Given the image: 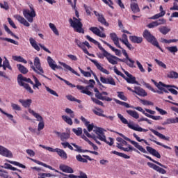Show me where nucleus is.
Masks as SVG:
<instances>
[{
	"label": "nucleus",
	"instance_id": "1",
	"mask_svg": "<svg viewBox=\"0 0 178 178\" xmlns=\"http://www.w3.org/2000/svg\"><path fill=\"white\" fill-rule=\"evenodd\" d=\"M23 15L24 17L19 15H14V17L21 24H23L26 27H30V23H33V22H34V17L37 16L35 10L33 7H30V10H23Z\"/></svg>",
	"mask_w": 178,
	"mask_h": 178
},
{
	"label": "nucleus",
	"instance_id": "2",
	"mask_svg": "<svg viewBox=\"0 0 178 178\" xmlns=\"http://www.w3.org/2000/svg\"><path fill=\"white\" fill-rule=\"evenodd\" d=\"M118 118L120 119L122 123H123L124 124H127L129 129H131L135 131H139V132H143V133H147V131H148V129L141 128V127H139L138 124H134L129 123V121H127V120L124 118V117L120 113H118Z\"/></svg>",
	"mask_w": 178,
	"mask_h": 178
},
{
	"label": "nucleus",
	"instance_id": "3",
	"mask_svg": "<svg viewBox=\"0 0 178 178\" xmlns=\"http://www.w3.org/2000/svg\"><path fill=\"white\" fill-rule=\"evenodd\" d=\"M34 65L31 66V69L36 73L37 74H40V76H42L44 79H47V80H51L49 77L44 75V69L41 67V62L40 61V58L35 57L34 59Z\"/></svg>",
	"mask_w": 178,
	"mask_h": 178
},
{
	"label": "nucleus",
	"instance_id": "4",
	"mask_svg": "<svg viewBox=\"0 0 178 178\" xmlns=\"http://www.w3.org/2000/svg\"><path fill=\"white\" fill-rule=\"evenodd\" d=\"M69 22L70 24L71 27L74 28V31L76 33H81L84 34V29H83V24L81 22L80 19H77L76 17H73V19L70 18L69 19Z\"/></svg>",
	"mask_w": 178,
	"mask_h": 178
},
{
	"label": "nucleus",
	"instance_id": "5",
	"mask_svg": "<svg viewBox=\"0 0 178 178\" xmlns=\"http://www.w3.org/2000/svg\"><path fill=\"white\" fill-rule=\"evenodd\" d=\"M143 37L147 40L148 42H150L152 45L154 47H156V48H159L161 51H163L162 48L159 46V43L158 42V40H156V38H154V36L151 34V33L147 30H145L143 32Z\"/></svg>",
	"mask_w": 178,
	"mask_h": 178
},
{
	"label": "nucleus",
	"instance_id": "6",
	"mask_svg": "<svg viewBox=\"0 0 178 178\" xmlns=\"http://www.w3.org/2000/svg\"><path fill=\"white\" fill-rule=\"evenodd\" d=\"M100 48H101V51L104 52V56H105V58L107 59L109 63H111V65H118V61L119 60V58L115 56H113L112 54L106 51V50H105L104 47H100Z\"/></svg>",
	"mask_w": 178,
	"mask_h": 178
},
{
	"label": "nucleus",
	"instance_id": "7",
	"mask_svg": "<svg viewBox=\"0 0 178 178\" xmlns=\"http://www.w3.org/2000/svg\"><path fill=\"white\" fill-rule=\"evenodd\" d=\"M27 79L26 77H24L23 75H22L21 74H19L17 76V81L18 83L22 86L24 87V88H26L29 92H30L31 94H33V92H34V90H33V89H31V88L30 87V86H29V84L24 83V81L27 82Z\"/></svg>",
	"mask_w": 178,
	"mask_h": 178
},
{
	"label": "nucleus",
	"instance_id": "8",
	"mask_svg": "<svg viewBox=\"0 0 178 178\" xmlns=\"http://www.w3.org/2000/svg\"><path fill=\"white\" fill-rule=\"evenodd\" d=\"M29 42L30 44L31 45V47H33V48H34V49H35V51H40V47L42 49L44 50L45 52H48V54H51V51H49V49H48L47 47H45V46L41 44H37V41H35V40H34V38H29Z\"/></svg>",
	"mask_w": 178,
	"mask_h": 178
},
{
	"label": "nucleus",
	"instance_id": "9",
	"mask_svg": "<svg viewBox=\"0 0 178 178\" xmlns=\"http://www.w3.org/2000/svg\"><path fill=\"white\" fill-rule=\"evenodd\" d=\"M119 136H120V137H123L124 139L126 140L127 141H129V143H131V144H132V145L136 147L137 148V149L140 151V152H143V154H147V150H145V149L144 147H143V146L140 145V144H138V143H137L134 140H131L130 138L126 137L122 134H119Z\"/></svg>",
	"mask_w": 178,
	"mask_h": 178
},
{
	"label": "nucleus",
	"instance_id": "10",
	"mask_svg": "<svg viewBox=\"0 0 178 178\" xmlns=\"http://www.w3.org/2000/svg\"><path fill=\"white\" fill-rule=\"evenodd\" d=\"M93 131L97 134V138L100 140V141H106V136H105V131H106V130L101 127H96Z\"/></svg>",
	"mask_w": 178,
	"mask_h": 178
},
{
	"label": "nucleus",
	"instance_id": "11",
	"mask_svg": "<svg viewBox=\"0 0 178 178\" xmlns=\"http://www.w3.org/2000/svg\"><path fill=\"white\" fill-rule=\"evenodd\" d=\"M0 155L6 158H13V154L8 148L0 145Z\"/></svg>",
	"mask_w": 178,
	"mask_h": 178
},
{
	"label": "nucleus",
	"instance_id": "12",
	"mask_svg": "<svg viewBox=\"0 0 178 178\" xmlns=\"http://www.w3.org/2000/svg\"><path fill=\"white\" fill-rule=\"evenodd\" d=\"M152 81L154 82L155 86L157 87V88H159V90H160L161 91H163V92H169L166 89H165V87L166 88H169L170 87H174L175 88H177V90H178L177 87H176L175 86H171V85H165L162 82H159V83L155 82V81L152 80Z\"/></svg>",
	"mask_w": 178,
	"mask_h": 178
},
{
	"label": "nucleus",
	"instance_id": "13",
	"mask_svg": "<svg viewBox=\"0 0 178 178\" xmlns=\"http://www.w3.org/2000/svg\"><path fill=\"white\" fill-rule=\"evenodd\" d=\"M94 91L96 92L95 95L97 99H101V101H107L108 102H111V101H112V98L106 96H102L101 92H99V90H98V88H95Z\"/></svg>",
	"mask_w": 178,
	"mask_h": 178
},
{
	"label": "nucleus",
	"instance_id": "14",
	"mask_svg": "<svg viewBox=\"0 0 178 178\" xmlns=\"http://www.w3.org/2000/svg\"><path fill=\"white\" fill-rule=\"evenodd\" d=\"M90 60L92 62V63H94L95 66H96V67H97V69H98V70H100V72H102V73H104V74H110L109 71H108L106 69L102 67V65H101L99 64V63H98V61H97V60L90 59Z\"/></svg>",
	"mask_w": 178,
	"mask_h": 178
},
{
	"label": "nucleus",
	"instance_id": "15",
	"mask_svg": "<svg viewBox=\"0 0 178 178\" xmlns=\"http://www.w3.org/2000/svg\"><path fill=\"white\" fill-rule=\"evenodd\" d=\"M100 81H102L103 84H110L111 86H116V82H115V79H113V78H112L111 76L108 78L101 76Z\"/></svg>",
	"mask_w": 178,
	"mask_h": 178
},
{
	"label": "nucleus",
	"instance_id": "16",
	"mask_svg": "<svg viewBox=\"0 0 178 178\" xmlns=\"http://www.w3.org/2000/svg\"><path fill=\"white\" fill-rule=\"evenodd\" d=\"M89 30L98 37H101L102 38H105L106 37V35L104 33H101V30H99V29L97 27H90Z\"/></svg>",
	"mask_w": 178,
	"mask_h": 178
},
{
	"label": "nucleus",
	"instance_id": "17",
	"mask_svg": "<svg viewBox=\"0 0 178 178\" xmlns=\"http://www.w3.org/2000/svg\"><path fill=\"white\" fill-rule=\"evenodd\" d=\"M110 38L113 42L114 44L118 47V48L122 49V47L120 46V43H119V38L118 37V35L115 33H110Z\"/></svg>",
	"mask_w": 178,
	"mask_h": 178
},
{
	"label": "nucleus",
	"instance_id": "18",
	"mask_svg": "<svg viewBox=\"0 0 178 178\" xmlns=\"http://www.w3.org/2000/svg\"><path fill=\"white\" fill-rule=\"evenodd\" d=\"M147 152L153 155V156H156V158H159V159H161V154L156 151V149L147 146L146 147Z\"/></svg>",
	"mask_w": 178,
	"mask_h": 178
},
{
	"label": "nucleus",
	"instance_id": "19",
	"mask_svg": "<svg viewBox=\"0 0 178 178\" xmlns=\"http://www.w3.org/2000/svg\"><path fill=\"white\" fill-rule=\"evenodd\" d=\"M28 111L29 113H31V115H32V116H34V118H35L37 122H40L44 121V118H42V116H41V115L34 111V110L29 108Z\"/></svg>",
	"mask_w": 178,
	"mask_h": 178
},
{
	"label": "nucleus",
	"instance_id": "20",
	"mask_svg": "<svg viewBox=\"0 0 178 178\" xmlns=\"http://www.w3.org/2000/svg\"><path fill=\"white\" fill-rule=\"evenodd\" d=\"M59 168H60V170H62V172H64V173H74V172L73 170V168L65 164L60 165Z\"/></svg>",
	"mask_w": 178,
	"mask_h": 178
},
{
	"label": "nucleus",
	"instance_id": "21",
	"mask_svg": "<svg viewBox=\"0 0 178 178\" xmlns=\"http://www.w3.org/2000/svg\"><path fill=\"white\" fill-rule=\"evenodd\" d=\"M18 102H19V104H21V105H22L24 108H30V106H31V102H33V101L31 99H28L26 100L23 99H19L18 100Z\"/></svg>",
	"mask_w": 178,
	"mask_h": 178
},
{
	"label": "nucleus",
	"instance_id": "22",
	"mask_svg": "<svg viewBox=\"0 0 178 178\" xmlns=\"http://www.w3.org/2000/svg\"><path fill=\"white\" fill-rule=\"evenodd\" d=\"M76 159L79 161V162H82L83 163H87L88 161H92V159H91L90 156H87V155H83L82 156L81 155L79 154L76 156Z\"/></svg>",
	"mask_w": 178,
	"mask_h": 178
},
{
	"label": "nucleus",
	"instance_id": "23",
	"mask_svg": "<svg viewBox=\"0 0 178 178\" xmlns=\"http://www.w3.org/2000/svg\"><path fill=\"white\" fill-rule=\"evenodd\" d=\"M56 152L57 153L58 156H60L62 159H64L65 161L67 159V153H66L65 150L60 148H56Z\"/></svg>",
	"mask_w": 178,
	"mask_h": 178
},
{
	"label": "nucleus",
	"instance_id": "24",
	"mask_svg": "<svg viewBox=\"0 0 178 178\" xmlns=\"http://www.w3.org/2000/svg\"><path fill=\"white\" fill-rule=\"evenodd\" d=\"M135 90L134 92L137 95H140V97H147V93L145 92V90H144L143 88L138 86H136Z\"/></svg>",
	"mask_w": 178,
	"mask_h": 178
},
{
	"label": "nucleus",
	"instance_id": "25",
	"mask_svg": "<svg viewBox=\"0 0 178 178\" xmlns=\"http://www.w3.org/2000/svg\"><path fill=\"white\" fill-rule=\"evenodd\" d=\"M83 133L84 134H86V136L88 137V138H92V140H94L97 144H98L99 145H101V142H99L98 139H97L98 138L95 136V134H90V133H88V131L86 129H83Z\"/></svg>",
	"mask_w": 178,
	"mask_h": 178
},
{
	"label": "nucleus",
	"instance_id": "26",
	"mask_svg": "<svg viewBox=\"0 0 178 178\" xmlns=\"http://www.w3.org/2000/svg\"><path fill=\"white\" fill-rule=\"evenodd\" d=\"M101 41H102L104 44H105L106 45H107V47L112 49L113 52H115V55H117V56H120V55H122V51H120V50L115 49V47L111 45V44L106 42L105 40H102Z\"/></svg>",
	"mask_w": 178,
	"mask_h": 178
},
{
	"label": "nucleus",
	"instance_id": "27",
	"mask_svg": "<svg viewBox=\"0 0 178 178\" xmlns=\"http://www.w3.org/2000/svg\"><path fill=\"white\" fill-rule=\"evenodd\" d=\"M47 63L52 70H56V63L51 56L47 57Z\"/></svg>",
	"mask_w": 178,
	"mask_h": 178
},
{
	"label": "nucleus",
	"instance_id": "28",
	"mask_svg": "<svg viewBox=\"0 0 178 178\" xmlns=\"http://www.w3.org/2000/svg\"><path fill=\"white\" fill-rule=\"evenodd\" d=\"M129 40L134 44H141L143 42V38L136 35L129 36Z\"/></svg>",
	"mask_w": 178,
	"mask_h": 178
},
{
	"label": "nucleus",
	"instance_id": "29",
	"mask_svg": "<svg viewBox=\"0 0 178 178\" xmlns=\"http://www.w3.org/2000/svg\"><path fill=\"white\" fill-rule=\"evenodd\" d=\"M150 131L152 133H154L155 136H157V137H159V138H161L162 140H166L167 141H169V138H166L163 134L159 133L158 131H155V129H152L151 128H149Z\"/></svg>",
	"mask_w": 178,
	"mask_h": 178
},
{
	"label": "nucleus",
	"instance_id": "30",
	"mask_svg": "<svg viewBox=\"0 0 178 178\" xmlns=\"http://www.w3.org/2000/svg\"><path fill=\"white\" fill-rule=\"evenodd\" d=\"M127 113H128V115H129V116H131V118H134V119H139L140 118V115L136 111L127 110Z\"/></svg>",
	"mask_w": 178,
	"mask_h": 178
},
{
	"label": "nucleus",
	"instance_id": "31",
	"mask_svg": "<svg viewBox=\"0 0 178 178\" xmlns=\"http://www.w3.org/2000/svg\"><path fill=\"white\" fill-rule=\"evenodd\" d=\"M58 63L61 65V66H63V67L66 69V70H69L70 72L74 73V74H76L77 76V72L74 71L73 68H72V67H70V65H67V64L62 62H59Z\"/></svg>",
	"mask_w": 178,
	"mask_h": 178
},
{
	"label": "nucleus",
	"instance_id": "32",
	"mask_svg": "<svg viewBox=\"0 0 178 178\" xmlns=\"http://www.w3.org/2000/svg\"><path fill=\"white\" fill-rule=\"evenodd\" d=\"M131 9L133 13H138V12H140V7H138V4L136 2H132L131 3Z\"/></svg>",
	"mask_w": 178,
	"mask_h": 178
},
{
	"label": "nucleus",
	"instance_id": "33",
	"mask_svg": "<svg viewBox=\"0 0 178 178\" xmlns=\"http://www.w3.org/2000/svg\"><path fill=\"white\" fill-rule=\"evenodd\" d=\"M125 80L127 83L129 84H137L138 86V81H136V77L133 76V75H131V76H129L127 78H125Z\"/></svg>",
	"mask_w": 178,
	"mask_h": 178
},
{
	"label": "nucleus",
	"instance_id": "34",
	"mask_svg": "<svg viewBox=\"0 0 178 178\" xmlns=\"http://www.w3.org/2000/svg\"><path fill=\"white\" fill-rule=\"evenodd\" d=\"M17 67L20 73H22V74H27V73H29V70H27L26 67H24L22 64H17Z\"/></svg>",
	"mask_w": 178,
	"mask_h": 178
},
{
	"label": "nucleus",
	"instance_id": "35",
	"mask_svg": "<svg viewBox=\"0 0 178 178\" xmlns=\"http://www.w3.org/2000/svg\"><path fill=\"white\" fill-rule=\"evenodd\" d=\"M1 67L3 68V70H6V69L12 70V66H10V63H9V60H8V58H6V60H3Z\"/></svg>",
	"mask_w": 178,
	"mask_h": 178
},
{
	"label": "nucleus",
	"instance_id": "36",
	"mask_svg": "<svg viewBox=\"0 0 178 178\" xmlns=\"http://www.w3.org/2000/svg\"><path fill=\"white\" fill-rule=\"evenodd\" d=\"M86 38L90 42H92L93 44H95V45H97L98 48L101 51V48H102V46H101V44L99 42H98V41L92 39V38H91L90 35H86Z\"/></svg>",
	"mask_w": 178,
	"mask_h": 178
},
{
	"label": "nucleus",
	"instance_id": "37",
	"mask_svg": "<svg viewBox=\"0 0 178 178\" xmlns=\"http://www.w3.org/2000/svg\"><path fill=\"white\" fill-rule=\"evenodd\" d=\"M143 156H145V158H147V159H149V161H151L152 162H154V163H156V165H159V166H161V168H164L165 169L168 168L167 166L163 165V164L152 159V158L149 157V156L144 154Z\"/></svg>",
	"mask_w": 178,
	"mask_h": 178
},
{
	"label": "nucleus",
	"instance_id": "38",
	"mask_svg": "<svg viewBox=\"0 0 178 178\" xmlns=\"http://www.w3.org/2000/svg\"><path fill=\"white\" fill-rule=\"evenodd\" d=\"M166 49L170 51L172 55H176V53L178 51L177 46H171L166 47Z\"/></svg>",
	"mask_w": 178,
	"mask_h": 178
},
{
	"label": "nucleus",
	"instance_id": "39",
	"mask_svg": "<svg viewBox=\"0 0 178 178\" xmlns=\"http://www.w3.org/2000/svg\"><path fill=\"white\" fill-rule=\"evenodd\" d=\"M92 112L97 116H102L103 118L106 117V115L103 114L104 111H102L101 108H96L95 109H92Z\"/></svg>",
	"mask_w": 178,
	"mask_h": 178
},
{
	"label": "nucleus",
	"instance_id": "40",
	"mask_svg": "<svg viewBox=\"0 0 178 178\" xmlns=\"http://www.w3.org/2000/svg\"><path fill=\"white\" fill-rule=\"evenodd\" d=\"M122 151H125V152H130V151H134L135 152H137V154H140V152L138 150L131 147V145H128V147H122Z\"/></svg>",
	"mask_w": 178,
	"mask_h": 178
},
{
	"label": "nucleus",
	"instance_id": "41",
	"mask_svg": "<svg viewBox=\"0 0 178 178\" xmlns=\"http://www.w3.org/2000/svg\"><path fill=\"white\" fill-rule=\"evenodd\" d=\"M98 22L102 23V24L106 26V27H108L109 26V23L106 22V19H105V17H104V15H99Z\"/></svg>",
	"mask_w": 178,
	"mask_h": 178
},
{
	"label": "nucleus",
	"instance_id": "42",
	"mask_svg": "<svg viewBox=\"0 0 178 178\" xmlns=\"http://www.w3.org/2000/svg\"><path fill=\"white\" fill-rule=\"evenodd\" d=\"M159 30L161 34H163L164 35H166L169 31H170V29H169L168 26H161L159 28Z\"/></svg>",
	"mask_w": 178,
	"mask_h": 178
},
{
	"label": "nucleus",
	"instance_id": "43",
	"mask_svg": "<svg viewBox=\"0 0 178 178\" xmlns=\"http://www.w3.org/2000/svg\"><path fill=\"white\" fill-rule=\"evenodd\" d=\"M0 40H2L3 41H7L8 42H10L11 44H14V45H19V42H17V41H16L13 39L0 37Z\"/></svg>",
	"mask_w": 178,
	"mask_h": 178
},
{
	"label": "nucleus",
	"instance_id": "44",
	"mask_svg": "<svg viewBox=\"0 0 178 178\" xmlns=\"http://www.w3.org/2000/svg\"><path fill=\"white\" fill-rule=\"evenodd\" d=\"M62 119L67 123V124H70V126H72L73 124V120H72V118L70 117L67 115H62Z\"/></svg>",
	"mask_w": 178,
	"mask_h": 178
},
{
	"label": "nucleus",
	"instance_id": "45",
	"mask_svg": "<svg viewBox=\"0 0 178 178\" xmlns=\"http://www.w3.org/2000/svg\"><path fill=\"white\" fill-rule=\"evenodd\" d=\"M13 60H16L17 62H22V63H27V60H26L23 57L20 56H13Z\"/></svg>",
	"mask_w": 178,
	"mask_h": 178
},
{
	"label": "nucleus",
	"instance_id": "46",
	"mask_svg": "<svg viewBox=\"0 0 178 178\" xmlns=\"http://www.w3.org/2000/svg\"><path fill=\"white\" fill-rule=\"evenodd\" d=\"M10 105L13 111H17L18 112L22 111V106H20L19 104L16 103H11Z\"/></svg>",
	"mask_w": 178,
	"mask_h": 178
},
{
	"label": "nucleus",
	"instance_id": "47",
	"mask_svg": "<svg viewBox=\"0 0 178 178\" xmlns=\"http://www.w3.org/2000/svg\"><path fill=\"white\" fill-rule=\"evenodd\" d=\"M113 101H115V102H116V104H118L119 105H122V106H125V108H130V104L127 102H121L120 100H118L117 99H113Z\"/></svg>",
	"mask_w": 178,
	"mask_h": 178
},
{
	"label": "nucleus",
	"instance_id": "48",
	"mask_svg": "<svg viewBox=\"0 0 178 178\" xmlns=\"http://www.w3.org/2000/svg\"><path fill=\"white\" fill-rule=\"evenodd\" d=\"M73 133L76 134V136H81L83 134V129L79 127V128H74L72 129Z\"/></svg>",
	"mask_w": 178,
	"mask_h": 178
},
{
	"label": "nucleus",
	"instance_id": "49",
	"mask_svg": "<svg viewBox=\"0 0 178 178\" xmlns=\"http://www.w3.org/2000/svg\"><path fill=\"white\" fill-rule=\"evenodd\" d=\"M9 163H11L12 165H15V166H19V168H22V169H26V165L17 162V161H8Z\"/></svg>",
	"mask_w": 178,
	"mask_h": 178
},
{
	"label": "nucleus",
	"instance_id": "50",
	"mask_svg": "<svg viewBox=\"0 0 178 178\" xmlns=\"http://www.w3.org/2000/svg\"><path fill=\"white\" fill-rule=\"evenodd\" d=\"M168 77H169L170 79H177L178 77V74L177 72H175V71H171L168 74Z\"/></svg>",
	"mask_w": 178,
	"mask_h": 178
},
{
	"label": "nucleus",
	"instance_id": "51",
	"mask_svg": "<svg viewBox=\"0 0 178 178\" xmlns=\"http://www.w3.org/2000/svg\"><path fill=\"white\" fill-rule=\"evenodd\" d=\"M66 98L69 100V101H72V102H77L78 104H81V101L80 99H75L74 97L69 95L66 96Z\"/></svg>",
	"mask_w": 178,
	"mask_h": 178
},
{
	"label": "nucleus",
	"instance_id": "52",
	"mask_svg": "<svg viewBox=\"0 0 178 178\" xmlns=\"http://www.w3.org/2000/svg\"><path fill=\"white\" fill-rule=\"evenodd\" d=\"M33 80L35 81V84L33 83V88H38V87L41 86V83L37 77L33 76Z\"/></svg>",
	"mask_w": 178,
	"mask_h": 178
},
{
	"label": "nucleus",
	"instance_id": "53",
	"mask_svg": "<svg viewBox=\"0 0 178 178\" xmlns=\"http://www.w3.org/2000/svg\"><path fill=\"white\" fill-rule=\"evenodd\" d=\"M145 116H147V118H149L150 119H153V120H161L162 117L158 115V116H155V115H152L150 114H145Z\"/></svg>",
	"mask_w": 178,
	"mask_h": 178
},
{
	"label": "nucleus",
	"instance_id": "54",
	"mask_svg": "<svg viewBox=\"0 0 178 178\" xmlns=\"http://www.w3.org/2000/svg\"><path fill=\"white\" fill-rule=\"evenodd\" d=\"M125 63L129 66V67H134V60L130 58L125 59Z\"/></svg>",
	"mask_w": 178,
	"mask_h": 178
},
{
	"label": "nucleus",
	"instance_id": "55",
	"mask_svg": "<svg viewBox=\"0 0 178 178\" xmlns=\"http://www.w3.org/2000/svg\"><path fill=\"white\" fill-rule=\"evenodd\" d=\"M60 138L61 141H65L70 138V135H69V134L62 133Z\"/></svg>",
	"mask_w": 178,
	"mask_h": 178
},
{
	"label": "nucleus",
	"instance_id": "56",
	"mask_svg": "<svg viewBox=\"0 0 178 178\" xmlns=\"http://www.w3.org/2000/svg\"><path fill=\"white\" fill-rule=\"evenodd\" d=\"M45 88H46L47 92H49V94H51V95H54V97H59L58 93H56V92H55V90L49 88V87L45 86Z\"/></svg>",
	"mask_w": 178,
	"mask_h": 178
},
{
	"label": "nucleus",
	"instance_id": "57",
	"mask_svg": "<svg viewBox=\"0 0 178 178\" xmlns=\"http://www.w3.org/2000/svg\"><path fill=\"white\" fill-rule=\"evenodd\" d=\"M133 136L134 138H136L137 141H138L139 143H141V141H143L145 143V144H146V145H149V144L148 143V142H147V140H145V139L140 138V137L136 134H134Z\"/></svg>",
	"mask_w": 178,
	"mask_h": 178
},
{
	"label": "nucleus",
	"instance_id": "58",
	"mask_svg": "<svg viewBox=\"0 0 178 178\" xmlns=\"http://www.w3.org/2000/svg\"><path fill=\"white\" fill-rule=\"evenodd\" d=\"M176 123V118H168L164 122L163 124H172Z\"/></svg>",
	"mask_w": 178,
	"mask_h": 178
},
{
	"label": "nucleus",
	"instance_id": "59",
	"mask_svg": "<svg viewBox=\"0 0 178 178\" xmlns=\"http://www.w3.org/2000/svg\"><path fill=\"white\" fill-rule=\"evenodd\" d=\"M44 127H45V123L44 122V120L39 122L38 125V131H41V130L44 129Z\"/></svg>",
	"mask_w": 178,
	"mask_h": 178
},
{
	"label": "nucleus",
	"instance_id": "60",
	"mask_svg": "<svg viewBox=\"0 0 178 178\" xmlns=\"http://www.w3.org/2000/svg\"><path fill=\"white\" fill-rule=\"evenodd\" d=\"M117 94H118V98H120L122 101H127V97L124 96V94L123 93V92H118Z\"/></svg>",
	"mask_w": 178,
	"mask_h": 178
},
{
	"label": "nucleus",
	"instance_id": "61",
	"mask_svg": "<svg viewBox=\"0 0 178 178\" xmlns=\"http://www.w3.org/2000/svg\"><path fill=\"white\" fill-rule=\"evenodd\" d=\"M0 7L2 9H5V10H8L9 9V4L6 1H3V3H0Z\"/></svg>",
	"mask_w": 178,
	"mask_h": 178
},
{
	"label": "nucleus",
	"instance_id": "62",
	"mask_svg": "<svg viewBox=\"0 0 178 178\" xmlns=\"http://www.w3.org/2000/svg\"><path fill=\"white\" fill-rule=\"evenodd\" d=\"M94 86H95V81L94 79L89 80V86L86 87V90H88V88H94Z\"/></svg>",
	"mask_w": 178,
	"mask_h": 178
},
{
	"label": "nucleus",
	"instance_id": "63",
	"mask_svg": "<svg viewBox=\"0 0 178 178\" xmlns=\"http://www.w3.org/2000/svg\"><path fill=\"white\" fill-rule=\"evenodd\" d=\"M3 115H5L6 116L8 117V118L11 120V122H13V123H16V120H15V119H13V115L8 113L6 112H4V113Z\"/></svg>",
	"mask_w": 178,
	"mask_h": 178
},
{
	"label": "nucleus",
	"instance_id": "64",
	"mask_svg": "<svg viewBox=\"0 0 178 178\" xmlns=\"http://www.w3.org/2000/svg\"><path fill=\"white\" fill-rule=\"evenodd\" d=\"M119 41H121V42H122V44H124V42H127V41H129V39L127 38V35H126L124 33L122 34V38H120Z\"/></svg>",
	"mask_w": 178,
	"mask_h": 178
}]
</instances>
